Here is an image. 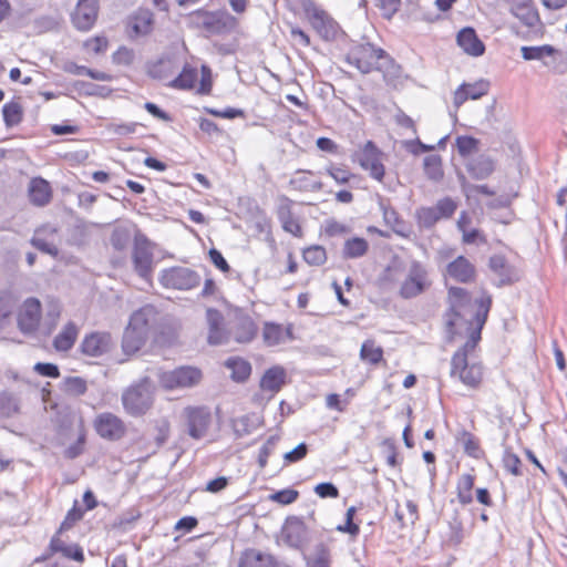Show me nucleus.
<instances>
[{"instance_id": "1", "label": "nucleus", "mask_w": 567, "mask_h": 567, "mask_svg": "<svg viewBox=\"0 0 567 567\" xmlns=\"http://www.w3.org/2000/svg\"><path fill=\"white\" fill-rule=\"evenodd\" d=\"M344 61L363 74L373 70L382 72L383 79L388 83L398 78L400 72V66L394 63L386 52L371 43L353 45L346 54Z\"/></svg>"}, {"instance_id": "2", "label": "nucleus", "mask_w": 567, "mask_h": 567, "mask_svg": "<svg viewBox=\"0 0 567 567\" xmlns=\"http://www.w3.org/2000/svg\"><path fill=\"white\" fill-rule=\"evenodd\" d=\"M156 316L157 312L153 306L142 307L132 313L122 340L125 353H135L144 346L156 322Z\"/></svg>"}, {"instance_id": "3", "label": "nucleus", "mask_w": 567, "mask_h": 567, "mask_svg": "<svg viewBox=\"0 0 567 567\" xmlns=\"http://www.w3.org/2000/svg\"><path fill=\"white\" fill-rule=\"evenodd\" d=\"M155 384L148 377L128 386L121 396L124 411L134 417L147 413L154 404Z\"/></svg>"}, {"instance_id": "4", "label": "nucleus", "mask_w": 567, "mask_h": 567, "mask_svg": "<svg viewBox=\"0 0 567 567\" xmlns=\"http://www.w3.org/2000/svg\"><path fill=\"white\" fill-rule=\"evenodd\" d=\"M132 262L138 277L148 280L154 271L153 244L140 230L133 237Z\"/></svg>"}, {"instance_id": "5", "label": "nucleus", "mask_w": 567, "mask_h": 567, "mask_svg": "<svg viewBox=\"0 0 567 567\" xmlns=\"http://www.w3.org/2000/svg\"><path fill=\"white\" fill-rule=\"evenodd\" d=\"M475 305L477 307L476 312L473 317V320L468 322V339L465 344L456 351L463 352L465 358L468 357V353L475 349L478 341L481 340V332L492 307V296L484 293L483 297L475 300Z\"/></svg>"}, {"instance_id": "6", "label": "nucleus", "mask_w": 567, "mask_h": 567, "mask_svg": "<svg viewBox=\"0 0 567 567\" xmlns=\"http://www.w3.org/2000/svg\"><path fill=\"white\" fill-rule=\"evenodd\" d=\"M431 286L426 267L417 260L411 261L408 275L400 287V296L411 299L420 296Z\"/></svg>"}, {"instance_id": "7", "label": "nucleus", "mask_w": 567, "mask_h": 567, "mask_svg": "<svg viewBox=\"0 0 567 567\" xmlns=\"http://www.w3.org/2000/svg\"><path fill=\"white\" fill-rule=\"evenodd\" d=\"M451 377L457 378L468 388H477L483 378V368L480 363L468 362L463 352H455L451 360Z\"/></svg>"}, {"instance_id": "8", "label": "nucleus", "mask_w": 567, "mask_h": 567, "mask_svg": "<svg viewBox=\"0 0 567 567\" xmlns=\"http://www.w3.org/2000/svg\"><path fill=\"white\" fill-rule=\"evenodd\" d=\"M159 282L165 288L190 290L200 282V276L187 267L175 266L161 271Z\"/></svg>"}, {"instance_id": "9", "label": "nucleus", "mask_w": 567, "mask_h": 567, "mask_svg": "<svg viewBox=\"0 0 567 567\" xmlns=\"http://www.w3.org/2000/svg\"><path fill=\"white\" fill-rule=\"evenodd\" d=\"M383 156L384 154L372 141H368L363 147L355 153V158L361 168L369 172V175L378 182H382L385 175Z\"/></svg>"}, {"instance_id": "10", "label": "nucleus", "mask_w": 567, "mask_h": 567, "mask_svg": "<svg viewBox=\"0 0 567 567\" xmlns=\"http://www.w3.org/2000/svg\"><path fill=\"white\" fill-rule=\"evenodd\" d=\"M202 379L200 370L193 367H181L172 371L159 373V383L167 390L189 388Z\"/></svg>"}, {"instance_id": "11", "label": "nucleus", "mask_w": 567, "mask_h": 567, "mask_svg": "<svg viewBox=\"0 0 567 567\" xmlns=\"http://www.w3.org/2000/svg\"><path fill=\"white\" fill-rule=\"evenodd\" d=\"M93 427L99 436L107 441H118L126 434L125 422L111 412L97 414L93 421Z\"/></svg>"}, {"instance_id": "12", "label": "nucleus", "mask_w": 567, "mask_h": 567, "mask_svg": "<svg viewBox=\"0 0 567 567\" xmlns=\"http://www.w3.org/2000/svg\"><path fill=\"white\" fill-rule=\"evenodd\" d=\"M192 22L210 34H220L226 31L228 16L223 12L197 10L190 14Z\"/></svg>"}, {"instance_id": "13", "label": "nucleus", "mask_w": 567, "mask_h": 567, "mask_svg": "<svg viewBox=\"0 0 567 567\" xmlns=\"http://www.w3.org/2000/svg\"><path fill=\"white\" fill-rule=\"evenodd\" d=\"M187 420V433L195 440L203 439L212 422V414L206 408H192L185 409Z\"/></svg>"}, {"instance_id": "14", "label": "nucleus", "mask_w": 567, "mask_h": 567, "mask_svg": "<svg viewBox=\"0 0 567 567\" xmlns=\"http://www.w3.org/2000/svg\"><path fill=\"white\" fill-rule=\"evenodd\" d=\"M80 348L83 354L99 358L114 348V341L111 333L95 331L84 337Z\"/></svg>"}, {"instance_id": "15", "label": "nucleus", "mask_w": 567, "mask_h": 567, "mask_svg": "<svg viewBox=\"0 0 567 567\" xmlns=\"http://www.w3.org/2000/svg\"><path fill=\"white\" fill-rule=\"evenodd\" d=\"M99 13V0H78L72 23L80 31H89L94 25Z\"/></svg>"}, {"instance_id": "16", "label": "nucleus", "mask_w": 567, "mask_h": 567, "mask_svg": "<svg viewBox=\"0 0 567 567\" xmlns=\"http://www.w3.org/2000/svg\"><path fill=\"white\" fill-rule=\"evenodd\" d=\"M41 319V303L35 298H28L19 313H18V324L20 330L23 333H31L35 331L39 327Z\"/></svg>"}, {"instance_id": "17", "label": "nucleus", "mask_w": 567, "mask_h": 567, "mask_svg": "<svg viewBox=\"0 0 567 567\" xmlns=\"http://www.w3.org/2000/svg\"><path fill=\"white\" fill-rule=\"evenodd\" d=\"M154 28V14L148 9H138L127 19V34L131 39L148 35Z\"/></svg>"}, {"instance_id": "18", "label": "nucleus", "mask_w": 567, "mask_h": 567, "mask_svg": "<svg viewBox=\"0 0 567 567\" xmlns=\"http://www.w3.org/2000/svg\"><path fill=\"white\" fill-rule=\"evenodd\" d=\"M449 299L451 307L446 311L444 317L446 331L452 336L455 333L454 327L461 317L458 308H461L463 303L468 301V292L466 289L462 287L453 286L449 288Z\"/></svg>"}, {"instance_id": "19", "label": "nucleus", "mask_w": 567, "mask_h": 567, "mask_svg": "<svg viewBox=\"0 0 567 567\" xmlns=\"http://www.w3.org/2000/svg\"><path fill=\"white\" fill-rule=\"evenodd\" d=\"M258 328L248 315L237 316L229 328V341L234 339L238 343H248L254 340Z\"/></svg>"}, {"instance_id": "20", "label": "nucleus", "mask_w": 567, "mask_h": 567, "mask_svg": "<svg viewBox=\"0 0 567 567\" xmlns=\"http://www.w3.org/2000/svg\"><path fill=\"white\" fill-rule=\"evenodd\" d=\"M446 275L460 284L475 281L476 268L466 257L457 256L446 265Z\"/></svg>"}, {"instance_id": "21", "label": "nucleus", "mask_w": 567, "mask_h": 567, "mask_svg": "<svg viewBox=\"0 0 567 567\" xmlns=\"http://www.w3.org/2000/svg\"><path fill=\"white\" fill-rule=\"evenodd\" d=\"M206 319L208 323V343L219 346L229 342V330L225 331L223 329V313L217 309L208 308Z\"/></svg>"}, {"instance_id": "22", "label": "nucleus", "mask_w": 567, "mask_h": 567, "mask_svg": "<svg viewBox=\"0 0 567 567\" xmlns=\"http://www.w3.org/2000/svg\"><path fill=\"white\" fill-rule=\"evenodd\" d=\"M292 326L284 327L280 323L266 321L262 327V341L267 347H276L292 340Z\"/></svg>"}, {"instance_id": "23", "label": "nucleus", "mask_w": 567, "mask_h": 567, "mask_svg": "<svg viewBox=\"0 0 567 567\" xmlns=\"http://www.w3.org/2000/svg\"><path fill=\"white\" fill-rule=\"evenodd\" d=\"M307 537V528L298 517H289L282 527V538L292 548H300Z\"/></svg>"}, {"instance_id": "24", "label": "nucleus", "mask_w": 567, "mask_h": 567, "mask_svg": "<svg viewBox=\"0 0 567 567\" xmlns=\"http://www.w3.org/2000/svg\"><path fill=\"white\" fill-rule=\"evenodd\" d=\"M488 268L497 277L495 285L502 287L516 280L514 268L507 262L505 256L493 255L488 260Z\"/></svg>"}, {"instance_id": "25", "label": "nucleus", "mask_w": 567, "mask_h": 567, "mask_svg": "<svg viewBox=\"0 0 567 567\" xmlns=\"http://www.w3.org/2000/svg\"><path fill=\"white\" fill-rule=\"evenodd\" d=\"M489 84L487 81L481 80L478 82L467 84L463 83L457 87L454 92L453 103L456 109H458L465 101L468 99L477 100L483 95L487 94Z\"/></svg>"}, {"instance_id": "26", "label": "nucleus", "mask_w": 567, "mask_h": 567, "mask_svg": "<svg viewBox=\"0 0 567 567\" xmlns=\"http://www.w3.org/2000/svg\"><path fill=\"white\" fill-rule=\"evenodd\" d=\"M292 200L288 197L282 198V203L278 207L277 216L281 224L282 229L286 233L291 234L295 237H302V228L298 219L292 214Z\"/></svg>"}, {"instance_id": "27", "label": "nucleus", "mask_w": 567, "mask_h": 567, "mask_svg": "<svg viewBox=\"0 0 567 567\" xmlns=\"http://www.w3.org/2000/svg\"><path fill=\"white\" fill-rule=\"evenodd\" d=\"M457 44L472 56H481L485 52L484 43L478 39L475 30L471 27L463 28L456 38Z\"/></svg>"}, {"instance_id": "28", "label": "nucleus", "mask_w": 567, "mask_h": 567, "mask_svg": "<svg viewBox=\"0 0 567 567\" xmlns=\"http://www.w3.org/2000/svg\"><path fill=\"white\" fill-rule=\"evenodd\" d=\"M30 202L38 207L48 205L52 198V189L48 181L42 177L31 179L28 188Z\"/></svg>"}, {"instance_id": "29", "label": "nucleus", "mask_w": 567, "mask_h": 567, "mask_svg": "<svg viewBox=\"0 0 567 567\" xmlns=\"http://www.w3.org/2000/svg\"><path fill=\"white\" fill-rule=\"evenodd\" d=\"M511 12L524 25L528 28H534L537 24H542L539 13L530 0H518L512 7Z\"/></svg>"}, {"instance_id": "30", "label": "nucleus", "mask_w": 567, "mask_h": 567, "mask_svg": "<svg viewBox=\"0 0 567 567\" xmlns=\"http://www.w3.org/2000/svg\"><path fill=\"white\" fill-rule=\"evenodd\" d=\"M238 567H278V563L272 555L250 548L241 554Z\"/></svg>"}, {"instance_id": "31", "label": "nucleus", "mask_w": 567, "mask_h": 567, "mask_svg": "<svg viewBox=\"0 0 567 567\" xmlns=\"http://www.w3.org/2000/svg\"><path fill=\"white\" fill-rule=\"evenodd\" d=\"M286 383V371L280 365H275L265 371L260 380L262 391L275 394L279 392Z\"/></svg>"}, {"instance_id": "32", "label": "nucleus", "mask_w": 567, "mask_h": 567, "mask_svg": "<svg viewBox=\"0 0 567 567\" xmlns=\"http://www.w3.org/2000/svg\"><path fill=\"white\" fill-rule=\"evenodd\" d=\"M311 24L326 40L333 39L337 34V22L324 11H315L311 16Z\"/></svg>"}, {"instance_id": "33", "label": "nucleus", "mask_w": 567, "mask_h": 567, "mask_svg": "<svg viewBox=\"0 0 567 567\" xmlns=\"http://www.w3.org/2000/svg\"><path fill=\"white\" fill-rule=\"evenodd\" d=\"M79 334L78 326L70 321L68 322L61 332H59L54 340L53 347L56 351L66 352L72 349Z\"/></svg>"}, {"instance_id": "34", "label": "nucleus", "mask_w": 567, "mask_h": 567, "mask_svg": "<svg viewBox=\"0 0 567 567\" xmlns=\"http://www.w3.org/2000/svg\"><path fill=\"white\" fill-rule=\"evenodd\" d=\"M310 171H297L295 176L290 179L289 185L299 192H319L323 185L320 181L313 179Z\"/></svg>"}, {"instance_id": "35", "label": "nucleus", "mask_w": 567, "mask_h": 567, "mask_svg": "<svg viewBox=\"0 0 567 567\" xmlns=\"http://www.w3.org/2000/svg\"><path fill=\"white\" fill-rule=\"evenodd\" d=\"M495 169L494 162L484 155H481L472 159L467 164V171L470 175L475 179L487 178Z\"/></svg>"}, {"instance_id": "36", "label": "nucleus", "mask_w": 567, "mask_h": 567, "mask_svg": "<svg viewBox=\"0 0 567 567\" xmlns=\"http://www.w3.org/2000/svg\"><path fill=\"white\" fill-rule=\"evenodd\" d=\"M369 249V243L362 237H352L344 241L342 256L346 259L363 257Z\"/></svg>"}, {"instance_id": "37", "label": "nucleus", "mask_w": 567, "mask_h": 567, "mask_svg": "<svg viewBox=\"0 0 567 567\" xmlns=\"http://www.w3.org/2000/svg\"><path fill=\"white\" fill-rule=\"evenodd\" d=\"M197 69L186 64L178 76L172 80L168 85L178 90H192L197 81Z\"/></svg>"}, {"instance_id": "38", "label": "nucleus", "mask_w": 567, "mask_h": 567, "mask_svg": "<svg viewBox=\"0 0 567 567\" xmlns=\"http://www.w3.org/2000/svg\"><path fill=\"white\" fill-rule=\"evenodd\" d=\"M226 367L231 370V379L237 382L246 381L251 373V365L241 358H229Z\"/></svg>"}, {"instance_id": "39", "label": "nucleus", "mask_w": 567, "mask_h": 567, "mask_svg": "<svg viewBox=\"0 0 567 567\" xmlns=\"http://www.w3.org/2000/svg\"><path fill=\"white\" fill-rule=\"evenodd\" d=\"M474 481L475 477L472 474H462L457 481V499L464 506L473 502L472 489L474 487Z\"/></svg>"}, {"instance_id": "40", "label": "nucleus", "mask_w": 567, "mask_h": 567, "mask_svg": "<svg viewBox=\"0 0 567 567\" xmlns=\"http://www.w3.org/2000/svg\"><path fill=\"white\" fill-rule=\"evenodd\" d=\"M2 117L7 127L19 125L23 120V109L19 102L11 101L2 106Z\"/></svg>"}, {"instance_id": "41", "label": "nucleus", "mask_w": 567, "mask_h": 567, "mask_svg": "<svg viewBox=\"0 0 567 567\" xmlns=\"http://www.w3.org/2000/svg\"><path fill=\"white\" fill-rule=\"evenodd\" d=\"M424 173L433 182H440L443 176L442 158L439 155H429L423 161Z\"/></svg>"}, {"instance_id": "42", "label": "nucleus", "mask_w": 567, "mask_h": 567, "mask_svg": "<svg viewBox=\"0 0 567 567\" xmlns=\"http://www.w3.org/2000/svg\"><path fill=\"white\" fill-rule=\"evenodd\" d=\"M60 389L68 395L80 396L87 391V384L83 378L66 377L63 379Z\"/></svg>"}, {"instance_id": "43", "label": "nucleus", "mask_w": 567, "mask_h": 567, "mask_svg": "<svg viewBox=\"0 0 567 567\" xmlns=\"http://www.w3.org/2000/svg\"><path fill=\"white\" fill-rule=\"evenodd\" d=\"M132 240V234L128 228L118 226L111 234V245L115 250L123 251Z\"/></svg>"}, {"instance_id": "44", "label": "nucleus", "mask_w": 567, "mask_h": 567, "mask_svg": "<svg viewBox=\"0 0 567 567\" xmlns=\"http://www.w3.org/2000/svg\"><path fill=\"white\" fill-rule=\"evenodd\" d=\"M522 56L526 61L542 60L544 56L553 55L556 50L553 45L544 44L539 47H522Z\"/></svg>"}, {"instance_id": "45", "label": "nucleus", "mask_w": 567, "mask_h": 567, "mask_svg": "<svg viewBox=\"0 0 567 567\" xmlns=\"http://www.w3.org/2000/svg\"><path fill=\"white\" fill-rule=\"evenodd\" d=\"M360 357L363 361L371 364H378L383 359V350L377 347L373 341H365L361 346Z\"/></svg>"}, {"instance_id": "46", "label": "nucleus", "mask_w": 567, "mask_h": 567, "mask_svg": "<svg viewBox=\"0 0 567 567\" xmlns=\"http://www.w3.org/2000/svg\"><path fill=\"white\" fill-rule=\"evenodd\" d=\"M303 260L311 266H320L327 260V252L322 246H311L303 250Z\"/></svg>"}, {"instance_id": "47", "label": "nucleus", "mask_w": 567, "mask_h": 567, "mask_svg": "<svg viewBox=\"0 0 567 567\" xmlns=\"http://www.w3.org/2000/svg\"><path fill=\"white\" fill-rule=\"evenodd\" d=\"M461 442L464 447V452L473 457L481 458L483 452L480 446V441L470 432L464 431L462 433Z\"/></svg>"}, {"instance_id": "48", "label": "nucleus", "mask_w": 567, "mask_h": 567, "mask_svg": "<svg viewBox=\"0 0 567 567\" xmlns=\"http://www.w3.org/2000/svg\"><path fill=\"white\" fill-rule=\"evenodd\" d=\"M417 223L421 227L432 228L437 221L441 220L435 208L421 207L416 210Z\"/></svg>"}, {"instance_id": "49", "label": "nucleus", "mask_w": 567, "mask_h": 567, "mask_svg": "<svg viewBox=\"0 0 567 567\" xmlns=\"http://www.w3.org/2000/svg\"><path fill=\"white\" fill-rule=\"evenodd\" d=\"M18 412V402L12 393H0V417H10Z\"/></svg>"}, {"instance_id": "50", "label": "nucleus", "mask_w": 567, "mask_h": 567, "mask_svg": "<svg viewBox=\"0 0 567 567\" xmlns=\"http://www.w3.org/2000/svg\"><path fill=\"white\" fill-rule=\"evenodd\" d=\"M441 219L451 218L457 208V203L451 197H444L439 199L433 206Z\"/></svg>"}, {"instance_id": "51", "label": "nucleus", "mask_w": 567, "mask_h": 567, "mask_svg": "<svg viewBox=\"0 0 567 567\" xmlns=\"http://www.w3.org/2000/svg\"><path fill=\"white\" fill-rule=\"evenodd\" d=\"M308 567H330V550L323 543L316 546V557L308 561Z\"/></svg>"}, {"instance_id": "52", "label": "nucleus", "mask_w": 567, "mask_h": 567, "mask_svg": "<svg viewBox=\"0 0 567 567\" xmlns=\"http://www.w3.org/2000/svg\"><path fill=\"white\" fill-rule=\"evenodd\" d=\"M502 462H503L504 468L506 471H508L511 474H513L515 476L522 475L520 460L509 449H505Z\"/></svg>"}, {"instance_id": "53", "label": "nucleus", "mask_w": 567, "mask_h": 567, "mask_svg": "<svg viewBox=\"0 0 567 567\" xmlns=\"http://www.w3.org/2000/svg\"><path fill=\"white\" fill-rule=\"evenodd\" d=\"M478 140L473 136H458L456 138L457 152L461 156H467L477 150Z\"/></svg>"}, {"instance_id": "54", "label": "nucleus", "mask_w": 567, "mask_h": 567, "mask_svg": "<svg viewBox=\"0 0 567 567\" xmlns=\"http://www.w3.org/2000/svg\"><path fill=\"white\" fill-rule=\"evenodd\" d=\"M97 226L95 223L85 220H79L73 228V238L76 244H83L86 241L91 234V228Z\"/></svg>"}, {"instance_id": "55", "label": "nucleus", "mask_w": 567, "mask_h": 567, "mask_svg": "<svg viewBox=\"0 0 567 567\" xmlns=\"http://www.w3.org/2000/svg\"><path fill=\"white\" fill-rule=\"evenodd\" d=\"M84 511L78 506V502H74L73 507L66 513L64 520L61 523L59 533L66 530L73 526L76 522L82 519Z\"/></svg>"}, {"instance_id": "56", "label": "nucleus", "mask_w": 567, "mask_h": 567, "mask_svg": "<svg viewBox=\"0 0 567 567\" xmlns=\"http://www.w3.org/2000/svg\"><path fill=\"white\" fill-rule=\"evenodd\" d=\"M462 241L466 245H486V236L478 229H466L462 233Z\"/></svg>"}, {"instance_id": "57", "label": "nucleus", "mask_w": 567, "mask_h": 567, "mask_svg": "<svg viewBox=\"0 0 567 567\" xmlns=\"http://www.w3.org/2000/svg\"><path fill=\"white\" fill-rule=\"evenodd\" d=\"M298 496V491L293 488H285L270 495V499L281 505H289L293 503Z\"/></svg>"}, {"instance_id": "58", "label": "nucleus", "mask_w": 567, "mask_h": 567, "mask_svg": "<svg viewBox=\"0 0 567 567\" xmlns=\"http://www.w3.org/2000/svg\"><path fill=\"white\" fill-rule=\"evenodd\" d=\"M315 493L320 498H337L339 496L338 487L330 482L319 483L315 486Z\"/></svg>"}, {"instance_id": "59", "label": "nucleus", "mask_w": 567, "mask_h": 567, "mask_svg": "<svg viewBox=\"0 0 567 567\" xmlns=\"http://www.w3.org/2000/svg\"><path fill=\"white\" fill-rule=\"evenodd\" d=\"M254 426L250 424V416L243 415L234 421V431L238 437H243L252 432Z\"/></svg>"}, {"instance_id": "60", "label": "nucleus", "mask_w": 567, "mask_h": 567, "mask_svg": "<svg viewBox=\"0 0 567 567\" xmlns=\"http://www.w3.org/2000/svg\"><path fill=\"white\" fill-rule=\"evenodd\" d=\"M326 172L338 184H347L353 176L348 169L334 165H330L329 167H327Z\"/></svg>"}, {"instance_id": "61", "label": "nucleus", "mask_w": 567, "mask_h": 567, "mask_svg": "<svg viewBox=\"0 0 567 567\" xmlns=\"http://www.w3.org/2000/svg\"><path fill=\"white\" fill-rule=\"evenodd\" d=\"M34 371L42 377L56 379L60 377L59 367L50 362H38L34 365Z\"/></svg>"}, {"instance_id": "62", "label": "nucleus", "mask_w": 567, "mask_h": 567, "mask_svg": "<svg viewBox=\"0 0 567 567\" xmlns=\"http://www.w3.org/2000/svg\"><path fill=\"white\" fill-rule=\"evenodd\" d=\"M377 2L382 10V16L386 19H391L401 7V0H377Z\"/></svg>"}, {"instance_id": "63", "label": "nucleus", "mask_w": 567, "mask_h": 567, "mask_svg": "<svg viewBox=\"0 0 567 567\" xmlns=\"http://www.w3.org/2000/svg\"><path fill=\"white\" fill-rule=\"evenodd\" d=\"M134 56L135 54L132 49L121 47L117 51L114 52L113 61L120 65H131L134 61Z\"/></svg>"}, {"instance_id": "64", "label": "nucleus", "mask_w": 567, "mask_h": 567, "mask_svg": "<svg viewBox=\"0 0 567 567\" xmlns=\"http://www.w3.org/2000/svg\"><path fill=\"white\" fill-rule=\"evenodd\" d=\"M278 437L277 436H270L266 443L260 447L259 454H258V463L260 467H265L268 463V458L272 452L274 446L276 445Z\"/></svg>"}]
</instances>
